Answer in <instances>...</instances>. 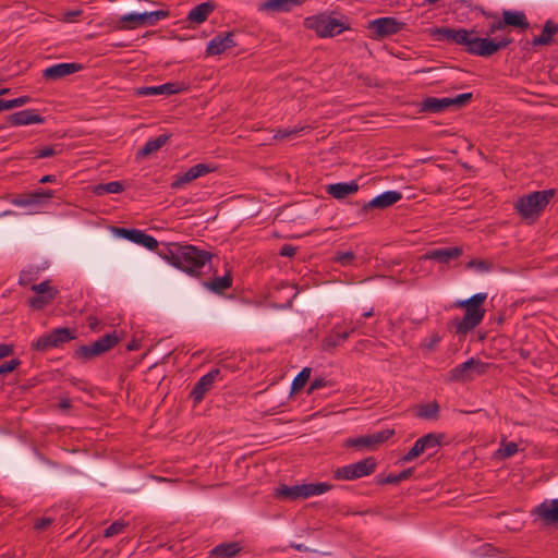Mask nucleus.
<instances>
[{
	"instance_id": "f257e3e1",
	"label": "nucleus",
	"mask_w": 558,
	"mask_h": 558,
	"mask_svg": "<svg viewBox=\"0 0 558 558\" xmlns=\"http://www.w3.org/2000/svg\"><path fill=\"white\" fill-rule=\"evenodd\" d=\"M430 34L436 40L463 46L468 53L485 58L507 48L512 43V39L507 37L500 40L481 38L476 36V31L465 28L436 27L430 31Z\"/></svg>"
},
{
	"instance_id": "f03ea898",
	"label": "nucleus",
	"mask_w": 558,
	"mask_h": 558,
	"mask_svg": "<svg viewBox=\"0 0 558 558\" xmlns=\"http://www.w3.org/2000/svg\"><path fill=\"white\" fill-rule=\"evenodd\" d=\"M169 264L190 275L198 276L202 269L213 258V254L199 250L194 245L167 244L166 251L160 253Z\"/></svg>"
},
{
	"instance_id": "7ed1b4c3",
	"label": "nucleus",
	"mask_w": 558,
	"mask_h": 558,
	"mask_svg": "<svg viewBox=\"0 0 558 558\" xmlns=\"http://www.w3.org/2000/svg\"><path fill=\"white\" fill-rule=\"evenodd\" d=\"M486 299L487 293L480 292L456 303V307L465 310L462 319L454 324L458 335H466L482 323L485 315V310L482 305Z\"/></svg>"
},
{
	"instance_id": "20e7f679",
	"label": "nucleus",
	"mask_w": 558,
	"mask_h": 558,
	"mask_svg": "<svg viewBox=\"0 0 558 558\" xmlns=\"http://www.w3.org/2000/svg\"><path fill=\"white\" fill-rule=\"evenodd\" d=\"M554 195L555 190L532 192L519 197L514 208L523 219L534 220L546 208Z\"/></svg>"
},
{
	"instance_id": "39448f33",
	"label": "nucleus",
	"mask_w": 558,
	"mask_h": 558,
	"mask_svg": "<svg viewBox=\"0 0 558 558\" xmlns=\"http://www.w3.org/2000/svg\"><path fill=\"white\" fill-rule=\"evenodd\" d=\"M305 26L322 37H335L343 31L350 29L348 17L336 19L327 14H318L305 19Z\"/></svg>"
},
{
	"instance_id": "423d86ee",
	"label": "nucleus",
	"mask_w": 558,
	"mask_h": 558,
	"mask_svg": "<svg viewBox=\"0 0 558 558\" xmlns=\"http://www.w3.org/2000/svg\"><path fill=\"white\" fill-rule=\"evenodd\" d=\"M119 342L120 337L117 331H113L100 337L93 343L80 345L74 351L73 357L81 362H86L108 352Z\"/></svg>"
},
{
	"instance_id": "0eeeda50",
	"label": "nucleus",
	"mask_w": 558,
	"mask_h": 558,
	"mask_svg": "<svg viewBox=\"0 0 558 558\" xmlns=\"http://www.w3.org/2000/svg\"><path fill=\"white\" fill-rule=\"evenodd\" d=\"M376 459L367 457L359 462L338 468L333 471L332 476L338 481H353L371 475L376 470Z\"/></svg>"
},
{
	"instance_id": "6e6552de",
	"label": "nucleus",
	"mask_w": 558,
	"mask_h": 558,
	"mask_svg": "<svg viewBox=\"0 0 558 558\" xmlns=\"http://www.w3.org/2000/svg\"><path fill=\"white\" fill-rule=\"evenodd\" d=\"M487 364L477 359L471 357L468 361L457 365L447 374V380L450 383H464L474 379L476 375L486 372Z\"/></svg>"
},
{
	"instance_id": "1a4fd4ad",
	"label": "nucleus",
	"mask_w": 558,
	"mask_h": 558,
	"mask_svg": "<svg viewBox=\"0 0 558 558\" xmlns=\"http://www.w3.org/2000/svg\"><path fill=\"white\" fill-rule=\"evenodd\" d=\"M74 330L61 327L53 329L49 333L40 336L36 341L32 343V348L38 352H46L51 348H59L63 343H66L75 339Z\"/></svg>"
},
{
	"instance_id": "9d476101",
	"label": "nucleus",
	"mask_w": 558,
	"mask_h": 558,
	"mask_svg": "<svg viewBox=\"0 0 558 558\" xmlns=\"http://www.w3.org/2000/svg\"><path fill=\"white\" fill-rule=\"evenodd\" d=\"M442 435L441 434H435V433H428L422 437H420L413 445V447L400 459L401 462L408 463L416 458H418L421 454L433 451L436 452V450L441 445Z\"/></svg>"
},
{
	"instance_id": "9b49d317",
	"label": "nucleus",
	"mask_w": 558,
	"mask_h": 558,
	"mask_svg": "<svg viewBox=\"0 0 558 558\" xmlns=\"http://www.w3.org/2000/svg\"><path fill=\"white\" fill-rule=\"evenodd\" d=\"M404 26L405 23L392 16H386L369 21L367 28L372 32L373 38L381 39L398 34Z\"/></svg>"
},
{
	"instance_id": "f8f14e48",
	"label": "nucleus",
	"mask_w": 558,
	"mask_h": 558,
	"mask_svg": "<svg viewBox=\"0 0 558 558\" xmlns=\"http://www.w3.org/2000/svg\"><path fill=\"white\" fill-rule=\"evenodd\" d=\"M114 233L120 238L142 245L150 251L157 250L159 245L158 241L154 236L146 234L144 231L138 229L114 228Z\"/></svg>"
},
{
	"instance_id": "ddd939ff",
	"label": "nucleus",
	"mask_w": 558,
	"mask_h": 558,
	"mask_svg": "<svg viewBox=\"0 0 558 558\" xmlns=\"http://www.w3.org/2000/svg\"><path fill=\"white\" fill-rule=\"evenodd\" d=\"M220 375L219 368H214L204 376H202L193 389L190 392V398L193 400L194 404H198L202 402L206 396V393L213 388L214 383Z\"/></svg>"
},
{
	"instance_id": "4468645a",
	"label": "nucleus",
	"mask_w": 558,
	"mask_h": 558,
	"mask_svg": "<svg viewBox=\"0 0 558 558\" xmlns=\"http://www.w3.org/2000/svg\"><path fill=\"white\" fill-rule=\"evenodd\" d=\"M402 198V194L398 191H386L380 195H377L369 202L363 204L359 214L366 215L371 209H386Z\"/></svg>"
},
{
	"instance_id": "2eb2a0df",
	"label": "nucleus",
	"mask_w": 558,
	"mask_h": 558,
	"mask_svg": "<svg viewBox=\"0 0 558 558\" xmlns=\"http://www.w3.org/2000/svg\"><path fill=\"white\" fill-rule=\"evenodd\" d=\"M235 32L220 33L209 40L206 48L207 56H219L225 51L234 48L238 44L234 40Z\"/></svg>"
},
{
	"instance_id": "dca6fc26",
	"label": "nucleus",
	"mask_w": 558,
	"mask_h": 558,
	"mask_svg": "<svg viewBox=\"0 0 558 558\" xmlns=\"http://www.w3.org/2000/svg\"><path fill=\"white\" fill-rule=\"evenodd\" d=\"M463 253L460 246H445L427 251L423 258L428 260H435L442 265H448L453 260H457Z\"/></svg>"
},
{
	"instance_id": "f3484780",
	"label": "nucleus",
	"mask_w": 558,
	"mask_h": 558,
	"mask_svg": "<svg viewBox=\"0 0 558 558\" xmlns=\"http://www.w3.org/2000/svg\"><path fill=\"white\" fill-rule=\"evenodd\" d=\"M544 525L558 524V499L545 500L532 510Z\"/></svg>"
},
{
	"instance_id": "a211bd4d",
	"label": "nucleus",
	"mask_w": 558,
	"mask_h": 558,
	"mask_svg": "<svg viewBox=\"0 0 558 558\" xmlns=\"http://www.w3.org/2000/svg\"><path fill=\"white\" fill-rule=\"evenodd\" d=\"M183 84L178 82H168L159 86H143L134 88V95L137 97L174 95L183 90Z\"/></svg>"
},
{
	"instance_id": "6ab92c4d",
	"label": "nucleus",
	"mask_w": 558,
	"mask_h": 558,
	"mask_svg": "<svg viewBox=\"0 0 558 558\" xmlns=\"http://www.w3.org/2000/svg\"><path fill=\"white\" fill-rule=\"evenodd\" d=\"M83 69L81 63H58L53 64L43 71V77L47 81H58L71 74H74Z\"/></svg>"
},
{
	"instance_id": "aec40b11",
	"label": "nucleus",
	"mask_w": 558,
	"mask_h": 558,
	"mask_svg": "<svg viewBox=\"0 0 558 558\" xmlns=\"http://www.w3.org/2000/svg\"><path fill=\"white\" fill-rule=\"evenodd\" d=\"M45 118L36 109H25L7 117V124L11 126L41 124Z\"/></svg>"
},
{
	"instance_id": "412c9836",
	"label": "nucleus",
	"mask_w": 558,
	"mask_h": 558,
	"mask_svg": "<svg viewBox=\"0 0 558 558\" xmlns=\"http://www.w3.org/2000/svg\"><path fill=\"white\" fill-rule=\"evenodd\" d=\"M213 171L209 165L206 163H197L191 167L186 172L182 174H178L174 177V180L171 183L172 189H180L183 185L191 183L199 177H203Z\"/></svg>"
},
{
	"instance_id": "4be33fe9",
	"label": "nucleus",
	"mask_w": 558,
	"mask_h": 558,
	"mask_svg": "<svg viewBox=\"0 0 558 558\" xmlns=\"http://www.w3.org/2000/svg\"><path fill=\"white\" fill-rule=\"evenodd\" d=\"M357 191L359 184L356 181L332 183L326 186V192L336 199H343Z\"/></svg>"
},
{
	"instance_id": "5701e85b",
	"label": "nucleus",
	"mask_w": 558,
	"mask_h": 558,
	"mask_svg": "<svg viewBox=\"0 0 558 558\" xmlns=\"http://www.w3.org/2000/svg\"><path fill=\"white\" fill-rule=\"evenodd\" d=\"M215 9L216 3L214 1L202 2L189 12L186 20L190 23L202 24Z\"/></svg>"
},
{
	"instance_id": "b1692460",
	"label": "nucleus",
	"mask_w": 558,
	"mask_h": 558,
	"mask_svg": "<svg viewBox=\"0 0 558 558\" xmlns=\"http://www.w3.org/2000/svg\"><path fill=\"white\" fill-rule=\"evenodd\" d=\"M275 496L277 498L290 501L305 499L304 484H298L293 486L281 484L279 487L276 488Z\"/></svg>"
},
{
	"instance_id": "393cba45",
	"label": "nucleus",
	"mask_w": 558,
	"mask_h": 558,
	"mask_svg": "<svg viewBox=\"0 0 558 558\" xmlns=\"http://www.w3.org/2000/svg\"><path fill=\"white\" fill-rule=\"evenodd\" d=\"M241 550L242 547L238 542L221 543L210 550V556L215 558H234Z\"/></svg>"
},
{
	"instance_id": "a878e982",
	"label": "nucleus",
	"mask_w": 558,
	"mask_h": 558,
	"mask_svg": "<svg viewBox=\"0 0 558 558\" xmlns=\"http://www.w3.org/2000/svg\"><path fill=\"white\" fill-rule=\"evenodd\" d=\"M171 135L163 133L155 138L148 140L145 145L137 151L138 158H145L156 151H158L169 140Z\"/></svg>"
},
{
	"instance_id": "bb28decb",
	"label": "nucleus",
	"mask_w": 558,
	"mask_h": 558,
	"mask_svg": "<svg viewBox=\"0 0 558 558\" xmlns=\"http://www.w3.org/2000/svg\"><path fill=\"white\" fill-rule=\"evenodd\" d=\"M502 24L505 26H512L521 29H526L530 26L523 12L509 10H505L502 12Z\"/></svg>"
},
{
	"instance_id": "cd10ccee",
	"label": "nucleus",
	"mask_w": 558,
	"mask_h": 558,
	"mask_svg": "<svg viewBox=\"0 0 558 558\" xmlns=\"http://www.w3.org/2000/svg\"><path fill=\"white\" fill-rule=\"evenodd\" d=\"M558 33V24L551 20H547L544 24L541 35L533 38V46H547L553 41V36Z\"/></svg>"
},
{
	"instance_id": "c85d7f7f",
	"label": "nucleus",
	"mask_w": 558,
	"mask_h": 558,
	"mask_svg": "<svg viewBox=\"0 0 558 558\" xmlns=\"http://www.w3.org/2000/svg\"><path fill=\"white\" fill-rule=\"evenodd\" d=\"M119 29H134L140 26H148L146 14L144 13H129L122 15L119 20Z\"/></svg>"
},
{
	"instance_id": "c756f323",
	"label": "nucleus",
	"mask_w": 558,
	"mask_h": 558,
	"mask_svg": "<svg viewBox=\"0 0 558 558\" xmlns=\"http://www.w3.org/2000/svg\"><path fill=\"white\" fill-rule=\"evenodd\" d=\"M304 2L305 0H267L262 8L272 12H289Z\"/></svg>"
},
{
	"instance_id": "7c9ffc66",
	"label": "nucleus",
	"mask_w": 558,
	"mask_h": 558,
	"mask_svg": "<svg viewBox=\"0 0 558 558\" xmlns=\"http://www.w3.org/2000/svg\"><path fill=\"white\" fill-rule=\"evenodd\" d=\"M449 107V97H427L422 102V111L424 112L439 113L446 111Z\"/></svg>"
},
{
	"instance_id": "2f4dec72",
	"label": "nucleus",
	"mask_w": 558,
	"mask_h": 558,
	"mask_svg": "<svg viewBox=\"0 0 558 558\" xmlns=\"http://www.w3.org/2000/svg\"><path fill=\"white\" fill-rule=\"evenodd\" d=\"M354 330H355V328H351L348 331L335 332V333L329 335L322 341L323 350L332 351L335 348H337L343 341H345Z\"/></svg>"
},
{
	"instance_id": "473e14b6",
	"label": "nucleus",
	"mask_w": 558,
	"mask_h": 558,
	"mask_svg": "<svg viewBox=\"0 0 558 558\" xmlns=\"http://www.w3.org/2000/svg\"><path fill=\"white\" fill-rule=\"evenodd\" d=\"M440 407L436 401L421 404L416 409V416L423 420H437Z\"/></svg>"
},
{
	"instance_id": "72a5a7b5",
	"label": "nucleus",
	"mask_w": 558,
	"mask_h": 558,
	"mask_svg": "<svg viewBox=\"0 0 558 558\" xmlns=\"http://www.w3.org/2000/svg\"><path fill=\"white\" fill-rule=\"evenodd\" d=\"M124 191V185L120 181H111L108 183H100L94 186V194L97 196H101L105 194H118Z\"/></svg>"
},
{
	"instance_id": "f704fd0d",
	"label": "nucleus",
	"mask_w": 558,
	"mask_h": 558,
	"mask_svg": "<svg viewBox=\"0 0 558 558\" xmlns=\"http://www.w3.org/2000/svg\"><path fill=\"white\" fill-rule=\"evenodd\" d=\"M413 473H414V468H409V469L401 471L398 474H389L388 476H385V477L378 476L377 484H379V485L395 484L396 485L402 481L410 478Z\"/></svg>"
},
{
	"instance_id": "c9c22d12",
	"label": "nucleus",
	"mask_w": 558,
	"mask_h": 558,
	"mask_svg": "<svg viewBox=\"0 0 558 558\" xmlns=\"http://www.w3.org/2000/svg\"><path fill=\"white\" fill-rule=\"evenodd\" d=\"M58 292L59 291H52V293L36 294L28 299V305L34 310H41L56 299Z\"/></svg>"
},
{
	"instance_id": "e433bc0d",
	"label": "nucleus",
	"mask_w": 558,
	"mask_h": 558,
	"mask_svg": "<svg viewBox=\"0 0 558 558\" xmlns=\"http://www.w3.org/2000/svg\"><path fill=\"white\" fill-rule=\"evenodd\" d=\"M331 488L332 485L328 483H306L304 484L305 499L325 494Z\"/></svg>"
},
{
	"instance_id": "4c0bfd02",
	"label": "nucleus",
	"mask_w": 558,
	"mask_h": 558,
	"mask_svg": "<svg viewBox=\"0 0 558 558\" xmlns=\"http://www.w3.org/2000/svg\"><path fill=\"white\" fill-rule=\"evenodd\" d=\"M231 286H232V277L229 272H227L222 277L213 279V281L208 283V288L216 293H221L226 289L230 288Z\"/></svg>"
},
{
	"instance_id": "58836bf2",
	"label": "nucleus",
	"mask_w": 558,
	"mask_h": 558,
	"mask_svg": "<svg viewBox=\"0 0 558 558\" xmlns=\"http://www.w3.org/2000/svg\"><path fill=\"white\" fill-rule=\"evenodd\" d=\"M310 376H311V368L304 367L293 379L292 386H291V391L295 392V391H299L301 388H303L305 386V384L307 383V380L310 379Z\"/></svg>"
},
{
	"instance_id": "ea45409f",
	"label": "nucleus",
	"mask_w": 558,
	"mask_h": 558,
	"mask_svg": "<svg viewBox=\"0 0 558 558\" xmlns=\"http://www.w3.org/2000/svg\"><path fill=\"white\" fill-rule=\"evenodd\" d=\"M393 435H395V429H389V428L371 434L369 437L372 440L373 448L377 447L380 444H384L385 441L390 439Z\"/></svg>"
},
{
	"instance_id": "a19ab883",
	"label": "nucleus",
	"mask_w": 558,
	"mask_h": 558,
	"mask_svg": "<svg viewBox=\"0 0 558 558\" xmlns=\"http://www.w3.org/2000/svg\"><path fill=\"white\" fill-rule=\"evenodd\" d=\"M29 101H31L29 96H21V97H17L14 99H9V100L0 99L2 111L22 107V106L28 104Z\"/></svg>"
},
{
	"instance_id": "79ce46f5",
	"label": "nucleus",
	"mask_w": 558,
	"mask_h": 558,
	"mask_svg": "<svg viewBox=\"0 0 558 558\" xmlns=\"http://www.w3.org/2000/svg\"><path fill=\"white\" fill-rule=\"evenodd\" d=\"M347 447H353V448H369L373 449L372 440L369 435L356 437V438H349L345 441Z\"/></svg>"
},
{
	"instance_id": "37998d69",
	"label": "nucleus",
	"mask_w": 558,
	"mask_h": 558,
	"mask_svg": "<svg viewBox=\"0 0 558 558\" xmlns=\"http://www.w3.org/2000/svg\"><path fill=\"white\" fill-rule=\"evenodd\" d=\"M129 524L123 520L112 522L104 532L105 537L116 536L124 531Z\"/></svg>"
},
{
	"instance_id": "c03bdc74",
	"label": "nucleus",
	"mask_w": 558,
	"mask_h": 558,
	"mask_svg": "<svg viewBox=\"0 0 558 558\" xmlns=\"http://www.w3.org/2000/svg\"><path fill=\"white\" fill-rule=\"evenodd\" d=\"M473 99L472 93H464L457 95L456 97H449V106L456 108H462L466 106Z\"/></svg>"
},
{
	"instance_id": "a18cd8bd",
	"label": "nucleus",
	"mask_w": 558,
	"mask_h": 558,
	"mask_svg": "<svg viewBox=\"0 0 558 558\" xmlns=\"http://www.w3.org/2000/svg\"><path fill=\"white\" fill-rule=\"evenodd\" d=\"M355 254L353 252H337L333 256V262L340 264L343 267L353 265Z\"/></svg>"
},
{
	"instance_id": "49530a36",
	"label": "nucleus",
	"mask_w": 558,
	"mask_h": 558,
	"mask_svg": "<svg viewBox=\"0 0 558 558\" xmlns=\"http://www.w3.org/2000/svg\"><path fill=\"white\" fill-rule=\"evenodd\" d=\"M518 452V445L513 441L507 442L502 448L497 451V454L501 459L512 457Z\"/></svg>"
},
{
	"instance_id": "de8ad7c7",
	"label": "nucleus",
	"mask_w": 558,
	"mask_h": 558,
	"mask_svg": "<svg viewBox=\"0 0 558 558\" xmlns=\"http://www.w3.org/2000/svg\"><path fill=\"white\" fill-rule=\"evenodd\" d=\"M145 14L148 26H151L155 25L158 21L167 17L169 15V12L165 10H157L151 12H145Z\"/></svg>"
},
{
	"instance_id": "09e8293b",
	"label": "nucleus",
	"mask_w": 558,
	"mask_h": 558,
	"mask_svg": "<svg viewBox=\"0 0 558 558\" xmlns=\"http://www.w3.org/2000/svg\"><path fill=\"white\" fill-rule=\"evenodd\" d=\"M32 199H35L34 201V204H38L41 202L43 198H51L54 196V193L52 190H44V189H38L32 193H29Z\"/></svg>"
},
{
	"instance_id": "8fccbe9b",
	"label": "nucleus",
	"mask_w": 558,
	"mask_h": 558,
	"mask_svg": "<svg viewBox=\"0 0 558 558\" xmlns=\"http://www.w3.org/2000/svg\"><path fill=\"white\" fill-rule=\"evenodd\" d=\"M61 149H57V146H46L35 150V158H48L59 154Z\"/></svg>"
},
{
	"instance_id": "3c124183",
	"label": "nucleus",
	"mask_w": 558,
	"mask_h": 558,
	"mask_svg": "<svg viewBox=\"0 0 558 558\" xmlns=\"http://www.w3.org/2000/svg\"><path fill=\"white\" fill-rule=\"evenodd\" d=\"M31 289L36 294H47V293H52V291H58L54 287H51L49 284L48 280H45L38 284H33Z\"/></svg>"
},
{
	"instance_id": "603ef678",
	"label": "nucleus",
	"mask_w": 558,
	"mask_h": 558,
	"mask_svg": "<svg viewBox=\"0 0 558 558\" xmlns=\"http://www.w3.org/2000/svg\"><path fill=\"white\" fill-rule=\"evenodd\" d=\"M468 268H476L478 271H489L492 269V263L486 260L472 259L466 264Z\"/></svg>"
},
{
	"instance_id": "864d4df0",
	"label": "nucleus",
	"mask_w": 558,
	"mask_h": 558,
	"mask_svg": "<svg viewBox=\"0 0 558 558\" xmlns=\"http://www.w3.org/2000/svg\"><path fill=\"white\" fill-rule=\"evenodd\" d=\"M20 364L21 361L19 359H12L2 363L0 365V376L13 372Z\"/></svg>"
},
{
	"instance_id": "5fc2aeb1",
	"label": "nucleus",
	"mask_w": 558,
	"mask_h": 558,
	"mask_svg": "<svg viewBox=\"0 0 558 558\" xmlns=\"http://www.w3.org/2000/svg\"><path fill=\"white\" fill-rule=\"evenodd\" d=\"M53 522L51 518H39L34 523V529L37 531H45L48 529Z\"/></svg>"
},
{
	"instance_id": "6e6d98bb",
	"label": "nucleus",
	"mask_w": 558,
	"mask_h": 558,
	"mask_svg": "<svg viewBox=\"0 0 558 558\" xmlns=\"http://www.w3.org/2000/svg\"><path fill=\"white\" fill-rule=\"evenodd\" d=\"M34 481H36L37 483L41 484V485H52V484H56L58 481L54 476H49L47 474H37L34 478Z\"/></svg>"
},
{
	"instance_id": "4d7b16f0",
	"label": "nucleus",
	"mask_w": 558,
	"mask_h": 558,
	"mask_svg": "<svg viewBox=\"0 0 558 558\" xmlns=\"http://www.w3.org/2000/svg\"><path fill=\"white\" fill-rule=\"evenodd\" d=\"M296 246L283 244L279 250V255L283 257H293L296 253Z\"/></svg>"
},
{
	"instance_id": "13d9d810",
	"label": "nucleus",
	"mask_w": 558,
	"mask_h": 558,
	"mask_svg": "<svg viewBox=\"0 0 558 558\" xmlns=\"http://www.w3.org/2000/svg\"><path fill=\"white\" fill-rule=\"evenodd\" d=\"M300 132L299 129H283L278 130L275 134V138H287L296 135Z\"/></svg>"
},
{
	"instance_id": "bf43d9fd",
	"label": "nucleus",
	"mask_w": 558,
	"mask_h": 558,
	"mask_svg": "<svg viewBox=\"0 0 558 558\" xmlns=\"http://www.w3.org/2000/svg\"><path fill=\"white\" fill-rule=\"evenodd\" d=\"M34 201L35 199H32L31 195L27 194V195L15 198L13 201V204L16 206L25 207V206L34 205Z\"/></svg>"
},
{
	"instance_id": "052dcab7",
	"label": "nucleus",
	"mask_w": 558,
	"mask_h": 558,
	"mask_svg": "<svg viewBox=\"0 0 558 558\" xmlns=\"http://www.w3.org/2000/svg\"><path fill=\"white\" fill-rule=\"evenodd\" d=\"M327 384L328 381L324 378H314V380L310 385L308 393H312L313 391L325 387Z\"/></svg>"
},
{
	"instance_id": "680f3d73",
	"label": "nucleus",
	"mask_w": 558,
	"mask_h": 558,
	"mask_svg": "<svg viewBox=\"0 0 558 558\" xmlns=\"http://www.w3.org/2000/svg\"><path fill=\"white\" fill-rule=\"evenodd\" d=\"M13 353V345L1 343L0 344V359L7 357Z\"/></svg>"
},
{
	"instance_id": "e2e57ef3",
	"label": "nucleus",
	"mask_w": 558,
	"mask_h": 558,
	"mask_svg": "<svg viewBox=\"0 0 558 558\" xmlns=\"http://www.w3.org/2000/svg\"><path fill=\"white\" fill-rule=\"evenodd\" d=\"M290 547L298 551H302V553H316L315 549H311L307 546H305L303 544H299V543H291Z\"/></svg>"
},
{
	"instance_id": "0e129e2a",
	"label": "nucleus",
	"mask_w": 558,
	"mask_h": 558,
	"mask_svg": "<svg viewBox=\"0 0 558 558\" xmlns=\"http://www.w3.org/2000/svg\"><path fill=\"white\" fill-rule=\"evenodd\" d=\"M31 281H32L31 272H27V271L21 272L20 278H19V283L21 286H27Z\"/></svg>"
},
{
	"instance_id": "69168bd1",
	"label": "nucleus",
	"mask_w": 558,
	"mask_h": 558,
	"mask_svg": "<svg viewBox=\"0 0 558 558\" xmlns=\"http://www.w3.org/2000/svg\"><path fill=\"white\" fill-rule=\"evenodd\" d=\"M505 27L506 26L502 24V20H499L489 26L488 35L494 34L495 32L500 31Z\"/></svg>"
},
{
	"instance_id": "338daca9",
	"label": "nucleus",
	"mask_w": 558,
	"mask_h": 558,
	"mask_svg": "<svg viewBox=\"0 0 558 558\" xmlns=\"http://www.w3.org/2000/svg\"><path fill=\"white\" fill-rule=\"evenodd\" d=\"M141 348V341L137 340V339H132L128 344H126V350L128 351H135V350H138Z\"/></svg>"
},
{
	"instance_id": "774afa93",
	"label": "nucleus",
	"mask_w": 558,
	"mask_h": 558,
	"mask_svg": "<svg viewBox=\"0 0 558 558\" xmlns=\"http://www.w3.org/2000/svg\"><path fill=\"white\" fill-rule=\"evenodd\" d=\"M87 322H88V327L92 330H97L100 325V322L96 317H93V316H89Z\"/></svg>"
}]
</instances>
